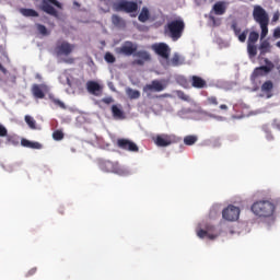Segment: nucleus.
<instances>
[{
    "label": "nucleus",
    "mask_w": 280,
    "mask_h": 280,
    "mask_svg": "<svg viewBox=\"0 0 280 280\" xmlns=\"http://www.w3.org/2000/svg\"><path fill=\"white\" fill-rule=\"evenodd\" d=\"M280 206V199L277 200H258L252 205L254 215L258 218H272L277 207Z\"/></svg>",
    "instance_id": "nucleus-1"
},
{
    "label": "nucleus",
    "mask_w": 280,
    "mask_h": 280,
    "mask_svg": "<svg viewBox=\"0 0 280 280\" xmlns=\"http://www.w3.org/2000/svg\"><path fill=\"white\" fill-rule=\"evenodd\" d=\"M253 19L260 25V38L264 40L268 36V25H270V16L268 15V12L266 9H264L261 5L256 4L254 5L253 10Z\"/></svg>",
    "instance_id": "nucleus-2"
},
{
    "label": "nucleus",
    "mask_w": 280,
    "mask_h": 280,
    "mask_svg": "<svg viewBox=\"0 0 280 280\" xmlns=\"http://www.w3.org/2000/svg\"><path fill=\"white\" fill-rule=\"evenodd\" d=\"M185 32V21L183 19H176L167 22L164 26V34L172 38V40H178Z\"/></svg>",
    "instance_id": "nucleus-3"
},
{
    "label": "nucleus",
    "mask_w": 280,
    "mask_h": 280,
    "mask_svg": "<svg viewBox=\"0 0 280 280\" xmlns=\"http://www.w3.org/2000/svg\"><path fill=\"white\" fill-rule=\"evenodd\" d=\"M100 167L102 172L118 174V176H126V174H128V170L121 166L119 162H113V161L106 160L100 163Z\"/></svg>",
    "instance_id": "nucleus-4"
},
{
    "label": "nucleus",
    "mask_w": 280,
    "mask_h": 280,
    "mask_svg": "<svg viewBox=\"0 0 280 280\" xmlns=\"http://www.w3.org/2000/svg\"><path fill=\"white\" fill-rule=\"evenodd\" d=\"M113 9L115 12H126L127 14H131V12H137V10H139V4L135 1L118 0L114 2Z\"/></svg>",
    "instance_id": "nucleus-5"
},
{
    "label": "nucleus",
    "mask_w": 280,
    "mask_h": 280,
    "mask_svg": "<svg viewBox=\"0 0 280 280\" xmlns=\"http://www.w3.org/2000/svg\"><path fill=\"white\" fill-rule=\"evenodd\" d=\"M56 8L62 10V3L58 2V0H42L40 10L46 14L58 18V11L56 10Z\"/></svg>",
    "instance_id": "nucleus-6"
},
{
    "label": "nucleus",
    "mask_w": 280,
    "mask_h": 280,
    "mask_svg": "<svg viewBox=\"0 0 280 280\" xmlns=\"http://www.w3.org/2000/svg\"><path fill=\"white\" fill-rule=\"evenodd\" d=\"M272 69H275V63H272L268 58H265V66L256 68L253 71L250 79L255 80L256 78H264V75H268Z\"/></svg>",
    "instance_id": "nucleus-7"
},
{
    "label": "nucleus",
    "mask_w": 280,
    "mask_h": 280,
    "mask_svg": "<svg viewBox=\"0 0 280 280\" xmlns=\"http://www.w3.org/2000/svg\"><path fill=\"white\" fill-rule=\"evenodd\" d=\"M73 49H75V46L73 44H70L66 40H58L55 46V54L56 56H71Z\"/></svg>",
    "instance_id": "nucleus-8"
},
{
    "label": "nucleus",
    "mask_w": 280,
    "mask_h": 280,
    "mask_svg": "<svg viewBox=\"0 0 280 280\" xmlns=\"http://www.w3.org/2000/svg\"><path fill=\"white\" fill-rule=\"evenodd\" d=\"M32 95L35 97V100H45V95L49 93V86L47 84H33L31 88Z\"/></svg>",
    "instance_id": "nucleus-9"
},
{
    "label": "nucleus",
    "mask_w": 280,
    "mask_h": 280,
    "mask_svg": "<svg viewBox=\"0 0 280 280\" xmlns=\"http://www.w3.org/2000/svg\"><path fill=\"white\" fill-rule=\"evenodd\" d=\"M116 145L120 150H126L127 152H139V147L137 145V143L126 138L118 139L116 141Z\"/></svg>",
    "instance_id": "nucleus-10"
},
{
    "label": "nucleus",
    "mask_w": 280,
    "mask_h": 280,
    "mask_svg": "<svg viewBox=\"0 0 280 280\" xmlns=\"http://www.w3.org/2000/svg\"><path fill=\"white\" fill-rule=\"evenodd\" d=\"M153 141L158 148H167L168 145H172L174 143V137L162 133L153 137Z\"/></svg>",
    "instance_id": "nucleus-11"
},
{
    "label": "nucleus",
    "mask_w": 280,
    "mask_h": 280,
    "mask_svg": "<svg viewBox=\"0 0 280 280\" xmlns=\"http://www.w3.org/2000/svg\"><path fill=\"white\" fill-rule=\"evenodd\" d=\"M222 215L224 220L229 222H235V220L240 219V208L235 206H229L222 211Z\"/></svg>",
    "instance_id": "nucleus-12"
},
{
    "label": "nucleus",
    "mask_w": 280,
    "mask_h": 280,
    "mask_svg": "<svg viewBox=\"0 0 280 280\" xmlns=\"http://www.w3.org/2000/svg\"><path fill=\"white\" fill-rule=\"evenodd\" d=\"M119 56H132L137 51V47L132 42H125L120 47L115 49Z\"/></svg>",
    "instance_id": "nucleus-13"
},
{
    "label": "nucleus",
    "mask_w": 280,
    "mask_h": 280,
    "mask_svg": "<svg viewBox=\"0 0 280 280\" xmlns=\"http://www.w3.org/2000/svg\"><path fill=\"white\" fill-rule=\"evenodd\" d=\"M153 51L161 58H164V60H167L170 58L171 49L170 46L165 43L154 44L152 46Z\"/></svg>",
    "instance_id": "nucleus-14"
},
{
    "label": "nucleus",
    "mask_w": 280,
    "mask_h": 280,
    "mask_svg": "<svg viewBox=\"0 0 280 280\" xmlns=\"http://www.w3.org/2000/svg\"><path fill=\"white\" fill-rule=\"evenodd\" d=\"M161 91H165V84L159 80H153L151 84H148L143 88V92L150 95L152 92L161 93Z\"/></svg>",
    "instance_id": "nucleus-15"
},
{
    "label": "nucleus",
    "mask_w": 280,
    "mask_h": 280,
    "mask_svg": "<svg viewBox=\"0 0 280 280\" xmlns=\"http://www.w3.org/2000/svg\"><path fill=\"white\" fill-rule=\"evenodd\" d=\"M86 90L88 92H90L91 95H94L95 97H101L104 91V88H102V85H100V83L95 81H88Z\"/></svg>",
    "instance_id": "nucleus-16"
},
{
    "label": "nucleus",
    "mask_w": 280,
    "mask_h": 280,
    "mask_svg": "<svg viewBox=\"0 0 280 280\" xmlns=\"http://www.w3.org/2000/svg\"><path fill=\"white\" fill-rule=\"evenodd\" d=\"M156 21V15L150 12V9L143 7L141 9V23H154Z\"/></svg>",
    "instance_id": "nucleus-17"
},
{
    "label": "nucleus",
    "mask_w": 280,
    "mask_h": 280,
    "mask_svg": "<svg viewBox=\"0 0 280 280\" xmlns=\"http://www.w3.org/2000/svg\"><path fill=\"white\" fill-rule=\"evenodd\" d=\"M189 80L192 89H207L208 86L207 80L202 79V77L191 75Z\"/></svg>",
    "instance_id": "nucleus-18"
},
{
    "label": "nucleus",
    "mask_w": 280,
    "mask_h": 280,
    "mask_svg": "<svg viewBox=\"0 0 280 280\" xmlns=\"http://www.w3.org/2000/svg\"><path fill=\"white\" fill-rule=\"evenodd\" d=\"M258 49L260 51V56H266V54H270L272 51V45H270V42L268 39H261L260 37V45Z\"/></svg>",
    "instance_id": "nucleus-19"
},
{
    "label": "nucleus",
    "mask_w": 280,
    "mask_h": 280,
    "mask_svg": "<svg viewBox=\"0 0 280 280\" xmlns=\"http://www.w3.org/2000/svg\"><path fill=\"white\" fill-rule=\"evenodd\" d=\"M212 11L217 16H222V14H226V2L225 1H218L213 4Z\"/></svg>",
    "instance_id": "nucleus-20"
},
{
    "label": "nucleus",
    "mask_w": 280,
    "mask_h": 280,
    "mask_svg": "<svg viewBox=\"0 0 280 280\" xmlns=\"http://www.w3.org/2000/svg\"><path fill=\"white\" fill-rule=\"evenodd\" d=\"M213 230V226H208L207 230H198L197 235L200 237V240H205V237H208V240H215L218 237V234H210L209 232Z\"/></svg>",
    "instance_id": "nucleus-21"
},
{
    "label": "nucleus",
    "mask_w": 280,
    "mask_h": 280,
    "mask_svg": "<svg viewBox=\"0 0 280 280\" xmlns=\"http://www.w3.org/2000/svg\"><path fill=\"white\" fill-rule=\"evenodd\" d=\"M275 89V83L272 81L268 80L265 81L260 88L261 93H265L267 97H272V90Z\"/></svg>",
    "instance_id": "nucleus-22"
},
{
    "label": "nucleus",
    "mask_w": 280,
    "mask_h": 280,
    "mask_svg": "<svg viewBox=\"0 0 280 280\" xmlns=\"http://www.w3.org/2000/svg\"><path fill=\"white\" fill-rule=\"evenodd\" d=\"M21 145L23 148H30L31 150H40L43 148V144L39 142H32L25 138L21 140Z\"/></svg>",
    "instance_id": "nucleus-23"
},
{
    "label": "nucleus",
    "mask_w": 280,
    "mask_h": 280,
    "mask_svg": "<svg viewBox=\"0 0 280 280\" xmlns=\"http://www.w3.org/2000/svg\"><path fill=\"white\" fill-rule=\"evenodd\" d=\"M112 114L114 119H126V115L124 114V109H121V105H113Z\"/></svg>",
    "instance_id": "nucleus-24"
},
{
    "label": "nucleus",
    "mask_w": 280,
    "mask_h": 280,
    "mask_svg": "<svg viewBox=\"0 0 280 280\" xmlns=\"http://www.w3.org/2000/svg\"><path fill=\"white\" fill-rule=\"evenodd\" d=\"M112 23L113 25H115V27H118L119 30H124L126 27V20L117 14L112 15Z\"/></svg>",
    "instance_id": "nucleus-25"
},
{
    "label": "nucleus",
    "mask_w": 280,
    "mask_h": 280,
    "mask_svg": "<svg viewBox=\"0 0 280 280\" xmlns=\"http://www.w3.org/2000/svg\"><path fill=\"white\" fill-rule=\"evenodd\" d=\"M20 14H22V16H33V18H38V11L34 10V9H25V8H21L19 10Z\"/></svg>",
    "instance_id": "nucleus-26"
},
{
    "label": "nucleus",
    "mask_w": 280,
    "mask_h": 280,
    "mask_svg": "<svg viewBox=\"0 0 280 280\" xmlns=\"http://www.w3.org/2000/svg\"><path fill=\"white\" fill-rule=\"evenodd\" d=\"M126 94L129 100H139V97L141 96V92L137 90H132V88H127Z\"/></svg>",
    "instance_id": "nucleus-27"
},
{
    "label": "nucleus",
    "mask_w": 280,
    "mask_h": 280,
    "mask_svg": "<svg viewBox=\"0 0 280 280\" xmlns=\"http://www.w3.org/2000/svg\"><path fill=\"white\" fill-rule=\"evenodd\" d=\"M259 40V33L252 31L248 35L247 45H255Z\"/></svg>",
    "instance_id": "nucleus-28"
},
{
    "label": "nucleus",
    "mask_w": 280,
    "mask_h": 280,
    "mask_svg": "<svg viewBox=\"0 0 280 280\" xmlns=\"http://www.w3.org/2000/svg\"><path fill=\"white\" fill-rule=\"evenodd\" d=\"M49 100L52 102V104H55V106H58V108H62L63 110L67 108V105H65V102L60 101V98L49 95Z\"/></svg>",
    "instance_id": "nucleus-29"
},
{
    "label": "nucleus",
    "mask_w": 280,
    "mask_h": 280,
    "mask_svg": "<svg viewBox=\"0 0 280 280\" xmlns=\"http://www.w3.org/2000/svg\"><path fill=\"white\" fill-rule=\"evenodd\" d=\"M247 52L249 58L257 56V46L255 44H247Z\"/></svg>",
    "instance_id": "nucleus-30"
},
{
    "label": "nucleus",
    "mask_w": 280,
    "mask_h": 280,
    "mask_svg": "<svg viewBox=\"0 0 280 280\" xmlns=\"http://www.w3.org/2000/svg\"><path fill=\"white\" fill-rule=\"evenodd\" d=\"M206 106H218V97L217 96H208L205 101Z\"/></svg>",
    "instance_id": "nucleus-31"
},
{
    "label": "nucleus",
    "mask_w": 280,
    "mask_h": 280,
    "mask_svg": "<svg viewBox=\"0 0 280 280\" xmlns=\"http://www.w3.org/2000/svg\"><path fill=\"white\" fill-rule=\"evenodd\" d=\"M196 141H198V137H196V136H186L184 138L185 145H194V143H196Z\"/></svg>",
    "instance_id": "nucleus-32"
},
{
    "label": "nucleus",
    "mask_w": 280,
    "mask_h": 280,
    "mask_svg": "<svg viewBox=\"0 0 280 280\" xmlns=\"http://www.w3.org/2000/svg\"><path fill=\"white\" fill-rule=\"evenodd\" d=\"M25 122L31 128V130H36V120L32 116H25Z\"/></svg>",
    "instance_id": "nucleus-33"
},
{
    "label": "nucleus",
    "mask_w": 280,
    "mask_h": 280,
    "mask_svg": "<svg viewBox=\"0 0 280 280\" xmlns=\"http://www.w3.org/2000/svg\"><path fill=\"white\" fill-rule=\"evenodd\" d=\"M52 139L55 141H62L65 139V133L61 130H56L52 132Z\"/></svg>",
    "instance_id": "nucleus-34"
},
{
    "label": "nucleus",
    "mask_w": 280,
    "mask_h": 280,
    "mask_svg": "<svg viewBox=\"0 0 280 280\" xmlns=\"http://www.w3.org/2000/svg\"><path fill=\"white\" fill-rule=\"evenodd\" d=\"M177 97L179 100H182L183 102H191V96H189L188 94H186L183 91H177Z\"/></svg>",
    "instance_id": "nucleus-35"
},
{
    "label": "nucleus",
    "mask_w": 280,
    "mask_h": 280,
    "mask_svg": "<svg viewBox=\"0 0 280 280\" xmlns=\"http://www.w3.org/2000/svg\"><path fill=\"white\" fill-rule=\"evenodd\" d=\"M37 32H39V34H42V36H49V31H47V27L43 24H37Z\"/></svg>",
    "instance_id": "nucleus-36"
},
{
    "label": "nucleus",
    "mask_w": 280,
    "mask_h": 280,
    "mask_svg": "<svg viewBox=\"0 0 280 280\" xmlns=\"http://www.w3.org/2000/svg\"><path fill=\"white\" fill-rule=\"evenodd\" d=\"M262 130H264V132H266V135H267L266 139L268 141H272L275 139V136H272V133L270 132V128L268 127V125H264Z\"/></svg>",
    "instance_id": "nucleus-37"
},
{
    "label": "nucleus",
    "mask_w": 280,
    "mask_h": 280,
    "mask_svg": "<svg viewBox=\"0 0 280 280\" xmlns=\"http://www.w3.org/2000/svg\"><path fill=\"white\" fill-rule=\"evenodd\" d=\"M105 60L109 63V65H113L114 62H116V58H115V55L112 54V52H106L105 56H104Z\"/></svg>",
    "instance_id": "nucleus-38"
},
{
    "label": "nucleus",
    "mask_w": 280,
    "mask_h": 280,
    "mask_svg": "<svg viewBox=\"0 0 280 280\" xmlns=\"http://www.w3.org/2000/svg\"><path fill=\"white\" fill-rule=\"evenodd\" d=\"M141 60L142 62H150L152 60V56L148 51H141Z\"/></svg>",
    "instance_id": "nucleus-39"
},
{
    "label": "nucleus",
    "mask_w": 280,
    "mask_h": 280,
    "mask_svg": "<svg viewBox=\"0 0 280 280\" xmlns=\"http://www.w3.org/2000/svg\"><path fill=\"white\" fill-rule=\"evenodd\" d=\"M240 43H246V37L248 36V30L243 31L238 35H236Z\"/></svg>",
    "instance_id": "nucleus-40"
},
{
    "label": "nucleus",
    "mask_w": 280,
    "mask_h": 280,
    "mask_svg": "<svg viewBox=\"0 0 280 280\" xmlns=\"http://www.w3.org/2000/svg\"><path fill=\"white\" fill-rule=\"evenodd\" d=\"M231 30H233L235 36H240V34H242V28L240 26H237V22H234L231 25Z\"/></svg>",
    "instance_id": "nucleus-41"
},
{
    "label": "nucleus",
    "mask_w": 280,
    "mask_h": 280,
    "mask_svg": "<svg viewBox=\"0 0 280 280\" xmlns=\"http://www.w3.org/2000/svg\"><path fill=\"white\" fill-rule=\"evenodd\" d=\"M171 63H172L173 67H179V65H182L180 57L178 55H175L172 58Z\"/></svg>",
    "instance_id": "nucleus-42"
},
{
    "label": "nucleus",
    "mask_w": 280,
    "mask_h": 280,
    "mask_svg": "<svg viewBox=\"0 0 280 280\" xmlns=\"http://www.w3.org/2000/svg\"><path fill=\"white\" fill-rule=\"evenodd\" d=\"M0 137H8V129L3 125H0Z\"/></svg>",
    "instance_id": "nucleus-43"
},
{
    "label": "nucleus",
    "mask_w": 280,
    "mask_h": 280,
    "mask_svg": "<svg viewBox=\"0 0 280 280\" xmlns=\"http://www.w3.org/2000/svg\"><path fill=\"white\" fill-rule=\"evenodd\" d=\"M273 38L279 39L280 38V26L276 27L273 30Z\"/></svg>",
    "instance_id": "nucleus-44"
},
{
    "label": "nucleus",
    "mask_w": 280,
    "mask_h": 280,
    "mask_svg": "<svg viewBox=\"0 0 280 280\" xmlns=\"http://www.w3.org/2000/svg\"><path fill=\"white\" fill-rule=\"evenodd\" d=\"M103 104H113L114 100L112 96L102 98Z\"/></svg>",
    "instance_id": "nucleus-45"
},
{
    "label": "nucleus",
    "mask_w": 280,
    "mask_h": 280,
    "mask_svg": "<svg viewBox=\"0 0 280 280\" xmlns=\"http://www.w3.org/2000/svg\"><path fill=\"white\" fill-rule=\"evenodd\" d=\"M37 268L36 267H34V268H32L27 273H26V277H32V276H34V273L35 272H37Z\"/></svg>",
    "instance_id": "nucleus-46"
},
{
    "label": "nucleus",
    "mask_w": 280,
    "mask_h": 280,
    "mask_svg": "<svg viewBox=\"0 0 280 280\" xmlns=\"http://www.w3.org/2000/svg\"><path fill=\"white\" fill-rule=\"evenodd\" d=\"M277 21H279V13H275L272 16V22L277 23Z\"/></svg>",
    "instance_id": "nucleus-47"
},
{
    "label": "nucleus",
    "mask_w": 280,
    "mask_h": 280,
    "mask_svg": "<svg viewBox=\"0 0 280 280\" xmlns=\"http://www.w3.org/2000/svg\"><path fill=\"white\" fill-rule=\"evenodd\" d=\"M0 71H2L4 74L8 73V69L3 67V65L0 63Z\"/></svg>",
    "instance_id": "nucleus-48"
},
{
    "label": "nucleus",
    "mask_w": 280,
    "mask_h": 280,
    "mask_svg": "<svg viewBox=\"0 0 280 280\" xmlns=\"http://www.w3.org/2000/svg\"><path fill=\"white\" fill-rule=\"evenodd\" d=\"M219 108H220L221 110H229V106H226V105H224V104L220 105Z\"/></svg>",
    "instance_id": "nucleus-49"
},
{
    "label": "nucleus",
    "mask_w": 280,
    "mask_h": 280,
    "mask_svg": "<svg viewBox=\"0 0 280 280\" xmlns=\"http://www.w3.org/2000/svg\"><path fill=\"white\" fill-rule=\"evenodd\" d=\"M133 65H141V59L135 60Z\"/></svg>",
    "instance_id": "nucleus-50"
},
{
    "label": "nucleus",
    "mask_w": 280,
    "mask_h": 280,
    "mask_svg": "<svg viewBox=\"0 0 280 280\" xmlns=\"http://www.w3.org/2000/svg\"><path fill=\"white\" fill-rule=\"evenodd\" d=\"M73 5H75L77 8H80V2L74 1V2H73Z\"/></svg>",
    "instance_id": "nucleus-51"
},
{
    "label": "nucleus",
    "mask_w": 280,
    "mask_h": 280,
    "mask_svg": "<svg viewBox=\"0 0 280 280\" xmlns=\"http://www.w3.org/2000/svg\"><path fill=\"white\" fill-rule=\"evenodd\" d=\"M276 47L280 49V40L276 43Z\"/></svg>",
    "instance_id": "nucleus-52"
},
{
    "label": "nucleus",
    "mask_w": 280,
    "mask_h": 280,
    "mask_svg": "<svg viewBox=\"0 0 280 280\" xmlns=\"http://www.w3.org/2000/svg\"><path fill=\"white\" fill-rule=\"evenodd\" d=\"M138 21H141V14L138 15Z\"/></svg>",
    "instance_id": "nucleus-53"
}]
</instances>
